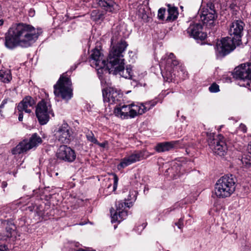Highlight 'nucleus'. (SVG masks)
<instances>
[{
  "mask_svg": "<svg viewBox=\"0 0 251 251\" xmlns=\"http://www.w3.org/2000/svg\"><path fill=\"white\" fill-rule=\"evenodd\" d=\"M127 44L122 41L116 46H113L109 52L107 62L103 59V55L100 50L95 49L89 58L92 67L98 70V74H102L103 71H108L114 75H119L125 78L132 79V71L130 66L125 69V59L123 53L125 50Z\"/></svg>",
  "mask_w": 251,
  "mask_h": 251,
  "instance_id": "f257e3e1",
  "label": "nucleus"
},
{
  "mask_svg": "<svg viewBox=\"0 0 251 251\" xmlns=\"http://www.w3.org/2000/svg\"><path fill=\"white\" fill-rule=\"evenodd\" d=\"M42 33L40 28L25 23L13 24L5 34V46L9 49L17 46L27 48L33 45Z\"/></svg>",
  "mask_w": 251,
  "mask_h": 251,
  "instance_id": "f03ea898",
  "label": "nucleus"
},
{
  "mask_svg": "<svg viewBox=\"0 0 251 251\" xmlns=\"http://www.w3.org/2000/svg\"><path fill=\"white\" fill-rule=\"evenodd\" d=\"M245 25L240 20H234L229 26L230 37L223 38L217 43L216 50L220 56H225L233 50L241 43V37Z\"/></svg>",
  "mask_w": 251,
  "mask_h": 251,
  "instance_id": "7ed1b4c3",
  "label": "nucleus"
},
{
  "mask_svg": "<svg viewBox=\"0 0 251 251\" xmlns=\"http://www.w3.org/2000/svg\"><path fill=\"white\" fill-rule=\"evenodd\" d=\"M161 65H164L166 73H162V76L166 81H171L173 79V75H177L185 79L187 74H185L184 67L180 64L176 59L173 53L166 54L162 59Z\"/></svg>",
  "mask_w": 251,
  "mask_h": 251,
  "instance_id": "20e7f679",
  "label": "nucleus"
},
{
  "mask_svg": "<svg viewBox=\"0 0 251 251\" xmlns=\"http://www.w3.org/2000/svg\"><path fill=\"white\" fill-rule=\"evenodd\" d=\"M235 177L232 175H225L220 177L215 186V193L218 198L230 197L235 189Z\"/></svg>",
  "mask_w": 251,
  "mask_h": 251,
  "instance_id": "39448f33",
  "label": "nucleus"
},
{
  "mask_svg": "<svg viewBox=\"0 0 251 251\" xmlns=\"http://www.w3.org/2000/svg\"><path fill=\"white\" fill-rule=\"evenodd\" d=\"M54 94L56 97L68 100L73 96V89L70 78L66 73L63 74L56 83L53 86Z\"/></svg>",
  "mask_w": 251,
  "mask_h": 251,
  "instance_id": "423d86ee",
  "label": "nucleus"
},
{
  "mask_svg": "<svg viewBox=\"0 0 251 251\" xmlns=\"http://www.w3.org/2000/svg\"><path fill=\"white\" fill-rule=\"evenodd\" d=\"M234 77L238 84L242 87H249L251 84V60L246 64H241L234 69Z\"/></svg>",
  "mask_w": 251,
  "mask_h": 251,
  "instance_id": "0eeeda50",
  "label": "nucleus"
},
{
  "mask_svg": "<svg viewBox=\"0 0 251 251\" xmlns=\"http://www.w3.org/2000/svg\"><path fill=\"white\" fill-rule=\"evenodd\" d=\"M35 113L41 125L47 124L49 120L50 115L53 116L50 100L43 99L40 101L36 106Z\"/></svg>",
  "mask_w": 251,
  "mask_h": 251,
  "instance_id": "6e6552de",
  "label": "nucleus"
},
{
  "mask_svg": "<svg viewBox=\"0 0 251 251\" xmlns=\"http://www.w3.org/2000/svg\"><path fill=\"white\" fill-rule=\"evenodd\" d=\"M42 142L41 138L37 134L34 133L29 140H24L16 146L11 151L13 154H20L26 152L27 151L38 146Z\"/></svg>",
  "mask_w": 251,
  "mask_h": 251,
  "instance_id": "1a4fd4ad",
  "label": "nucleus"
},
{
  "mask_svg": "<svg viewBox=\"0 0 251 251\" xmlns=\"http://www.w3.org/2000/svg\"><path fill=\"white\" fill-rule=\"evenodd\" d=\"M207 142L210 149L214 153L219 156H224L227 151V147L225 138L219 135L217 138H213V133H207Z\"/></svg>",
  "mask_w": 251,
  "mask_h": 251,
  "instance_id": "9d476101",
  "label": "nucleus"
},
{
  "mask_svg": "<svg viewBox=\"0 0 251 251\" xmlns=\"http://www.w3.org/2000/svg\"><path fill=\"white\" fill-rule=\"evenodd\" d=\"M214 8V5L209 2L206 4V7L202 8L201 12L198 13L203 24L209 28L214 25V21L217 17Z\"/></svg>",
  "mask_w": 251,
  "mask_h": 251,
  "instance_id": "9b49d317",
  "label": "nucleus"
},
{
  "mask_svg": "<svg viewBox=\"0 0 251 251\" xmlns=\"http://www.w3.org/2000/svg\"><path fill=\"white\" fill-rule=\"evenodd\" d=\"M133 197L132 198H131L130 194H129V197L128 198V200L132 201L135 200V195L132 194ZM132 201L129 202H123L119 201L116 202V210L114 214H111L112 222H121L124 219H125L127 216V212L125 210L126 207L129 208L132 205Z\"/></svg>",
  "mask_w": 251,
  "mask_h": 251,
  "instance_id": "f8f14e48",
  "label": "nucleus"
},
{
  "mask_svg": "<svg viewBox=\"0 0 251 251\" xmlns=\"http://www.w3.org/2000/svg\"><path fill=\"white\" fill-rule=\"evenodd\" d=\"M145 151H135L131 154L126 155L122 159L120 164L118 165V169H123L133 163L139 161L144 158Z\"/></svg>",
  "mask_w": 251,
  "mask_h": 251,
  "instance_id": "ddd939ff",
  "label": "nucleus"
},
{
  "mask_svg": "<svg viewBox=\"0 0 251 251\" xmlns=\"http://www.w3.org/2000/svg\"><path fill=\"white\" fill-rule=\"evenodd\" d=\"M55 135L61 143L68 144L72 138V131L68 124L64 123L59 127Z\"/></svg>",
  "mask_w": 251,
  "mask_h": 251,
  "instance_id": "4468645a",
  "label": "nucleus"
},
{
  "mask_svg": "<svg viewBox=\"0 0 251 251\" xmlns=\"http://www.w3.org/2000/svg\"><path fill=\"white\" fill-rule=\"evenodd\" d=\"M57 157L68 162H73L76 158L74 150L66 145L60 146L56 153Z\"/></svg>",
  "mask_w": 251,
  "mask_h": 251,
  "instance_id": "2eb2a0df",
  "label": "nucleus"
},
{
  "mask_svg": "<svg viewBox=\"0 0 251 251\" xmlns=\"http://www.w3.org/2000/svg\"><path fill=\"white\" fill-rule=\"evenodd\" d=\"M102 96L104 102H109L110 104L115 103L120 98L119 91L116 89L109 87L102 90Z\"/></svg>",
  "mask_w": 251,
  "mask_h": 251,
  "instance_id": "dca6fc26",
  "label": "nucleus"
},
{
  "mask_svg": "<svg viewBox=\"0 0 251 251\" xmlns=\"http://www.w3.org/2000/svg\"><path fill=\"white\" fill-rule=\"evenodd\" d=\"M97 2L100 7L108 13H117L120 9L119 4L113 0H97Z\"/></svg>",
  "mask_w": 251,
  "mask_h": 251,
  "instance_id": "f3484780",
  "label": "nucleus"
},
{
  "mask_svg": "<svg viewBox=\"0 0 251 251\" xmlns=\"http://www.w3.org/2000/svg\"><path fill=\"white\" fill-rule=\"evenodd\" d=\"M35 104V100L31 97L27 96L19 103L17 108L19 112L24 111L27 113H30Z\"/></svg>",
  "mask_w": 251,
  "mask_h": 251,
  "instance_id": "a211bd4d",
  "label": "nucleus"
},
{
  "mask_svg": "<svg viewBox=\"0 0 251 251\" xmlns=\"http://www.w3.org/2000/svg\"><path fill=\"white\" fill-rule=\"evenodd\" d=\"M202 26L200 23L194 24L191 25V35L197 40L202 41L204 40L207 37L205 32L202 31Z\"/></svg>",
  "mask_w": 251,
  "mask_h": 251,
  "instance_id": "6ab92c4d",
  "label": "nucleus"
},
{
  "mask_svg": "<svg viewBox=\"0 0 251 251\" xmlns=\"http://www.w3.org/2000/svg\"><path fill=\"white\" fill-rule=\"evenodd\" d=\"M1 239L3 240L11 238L12 240H15L17 235L15 225L11 222H7L5 230L1 233Z\"/></svg>",
  "mask_w": 251,
  "mask_h": 251,
  "instance_id": "aec40b11",
  "label": "nucleus"
},
{
  "mask_svg": "<svg viewBox=\"0 0 251 251\" xmlns=\"http://www.w3.org/2000/svg\"><path fill=\"white\" fill-rule=\"evenodd\" d=\"M131 112L129 104L119 105L115 107L114 110L115 115L122 119L131 118Z\"/></svg>",
  "mask_w": 251,
  "mask_h": 251,
  "instance_id": "412c9836",
  "label": "nucleus"
},
{
  "mask_svg": "<svg viewBox=\"0 0 251 251\" xmlns=\"http://www.w3.org/2000/svg\"><path fill=\"white\" fill-rule=\"evenodd\" d=\"M178 143V142L177 141L158 143L154 147V150L157 152L168 151L175 149Z\"/></svg>",
  "mask_w": 251,
  "mask_h": 251,
  "instance_id": "4be33fe9",
  "label": "nucleus"
},
{
  "mask_svg": "<svg viewBox=\"0 0 251 251\" xmlns=\"http://www.w3.org/2000/svg\"><path fill=\"white\" fill-rule=\"evenodd\" d=\"M169 8L168 9V15L166 19V21L171 22L175 20L177 18L178 11L177 8L175 7H171L168 5Z\"/></svg>",
  "mask_w": 251,
  "mask_h": 251,
  "instance_id": "5701e85b",
  "label": "nucleus"
},
{
  "mask_svg": "<svg viewBox=\"0 0 251 251\" xmlns=\"http://www.w3.org/2000/svg\"><path fill=\"white\" fill-rule=\"evenodd\" d=\"M131 109V118H133L138 115H141L144 113L141 104L139 105H135L134 104H129Z\"/></svg>",
  "mask_w": 251,
  "mask_h": 251,
  "instance_id": "b1692460",
  "label": "nucleus"
},
{
  "mask_svg": "<svg viewBox=\"0 0 251 251\" xmlns=\"http://www.w3.org/2000/svg\"><path fill=\"white\" fill-rule=\"evenodd\" d=\"M91 18L95 22L102 21L105 18V14L102 11L94 10L91 13Z\"/></svg>",
  "mask_w": 251,
  "mask_h": 251,
  "instance_id": "393cba45",
  "label": "nucleus"
},
{
  "mask_svg": "<svg viewBox=\"0 0 251 251\" xmlns=\"http://www.w3.org/2000/svg\"><path fill=\"white\" fill-rule=\"evenodd\" d=\"M12 79L11 71L7 70L0 71V80L3 83H8Z\"/></svg>",
  "mask_w": 251,
  "mask_h": 251,
  "instance_id": "a878e982",
  "label": "nucleus"
},
{
  "mask_svg": "<svg viewBox=\"0 0 251 251\" xmlns=\"http://www.w3.org/2000/svg\"><path fill=\"white\" fill-rule=\"evenodd\" d=\"M156 104V101L154 100L146 102L144 103H141L144 113L155 105Z\"/></svg>",
  "mask_w": 251,
  "mask_h": 251,
  "instance_id": "bb28decb",
  "label": "nucleus"
},
{
  "mask_svg": "<svg viewBox=\"0 0 251 251\" xmlns=\"http://www.w3.org/2000/svg\"><path fill=\"white\" fill-rule=\"evenodd\" d=\"M87 139L89 142L96 144H99L97 139L95 138L94 134L92 131H88L86 134Z\"/></svg>",
  "mask_w": 251,
  "mask_h": 251,
  "instance_id": "cd10ccee",
  "label": "nucleus"
},
{
  "mask_svg": "<svg viewBox=\"0 0 251 251\" xmlns=\"http://www.w3.org/2000/svg\"><path fill=\"white\" fill-rule=\"evenodd\" d=\"M241 161L245 166L251 167V155L250 154L243 157Z\"/></svg>",
  "mask_w": 251,
  "mask_h": 251,
  "instance_id": "c85d7f7f",
  "label": "nucleus"
},
{
  "mask_svg": "<svg viewBox=\"0 0 251 251\" xmlns=\"http://www.w3.org/2000/svg\"><path fill=\"white\" fill-rule=\"evenodd\" d=\"M209 90L211 93H216L220 91L219 86L215 83H213L209 87Z\"/></svg>",
  "mask_w": 251,
  "mask_h": 251,
  "instance_id": "c756f323",
  "label": "nucleus"
},
{
  "mask_svg": "<svg viewBox=\"0 0 251 251\" xmlns=\"http://www.w3.org/2000/svg\"><path fill=\"white\" fill-rule=\"evenodd\" d=\"M165 12V8H161L158 10L157 16L159 20H163L164 19V14Z\"/></svg>",
  "mask_w": 251,
  "mask_h": 251,
  "instance_id": "7c9ffc66",
  "label": "nucleus"
},
{
  "mask_svg": "<svg viewBox=\"0 0 251 251\" xmlns=\"http://www.w3.org/2000/svg\"><path fill=\"white\" fill-rule=\"evenodd\" d=\"M113 180H114L113 190L115 191L117 189L118 180H119L118 177L115 174L113 175Z\"/></svg>",
  "mask_w": 251,
  "mask_h": 251,
  "instance_id": "2f4dec72",
  "label": "nucleus"
},
{
  "mask_svg": "<svg viewBox=\"0 0 251 251\" xmlns=\"http://www.w3.org/2000/svg\"><path fill=\"white\" fill-rule=\"evenodd\" d=\"M238 0H232L231 3H229V7L231 9H234L237 7L238 4Z\"/></svg>",
  "mask_w": 251,
  "mask_h": 251,
  "instance_id": "473e14b6",
  "label": "nucleus"
},
{
  "mask_svg": "<svg viewBox=\"0 0 251 251\" xmlns=\"http://www.w3.org/2000/svg\"><path fill=\"white\" fill-rule=\"evenodd\" d=\"M178 204H175V205H174L172 207L165 210V213L166 214H169L171 211L175 210L176 208L178 207Z\"/></svg>",
  "mask_w": 251,
  "mask_h": 251,
  "instance_id": "72a5a7b5",
  "label": "nucleus"
},
{
  "mask_svg": "<svg viewBox=\"0 0 251 251\" xmlns=\"http://www.w3.org/2000/svg\"><path fill=\"white\" fill-rule=\"evenodd\" d=\"M239 129L240 130H241V131L243 132L244 133L246 132L247 130L246 126L243 124H240V125L239 127Z\"/></svg>",
  "mask_w": 251,
  "mask_h": 251,
  "instance_id": "f704fd0d",
  "label": "nucleus"
},
{
  "mask_svg": "<svg viewBox=\"0 0 251 251\" xmlns=\"http://www.w3.org/2000/svg\"><path fill=\"white\" fill-rule=\"evenodd\" d=\"M175 225L177 226L178 228L181 229L183 226L181 219H179V220L178 222L176 223Z\"/></svg>",
  "mask_w": 251,
  "mask_h": 251,
  "instance_id": "c9c22d12",
  "label": "nucleus"
},
{
  "mask_svg": "<svg viewBox=\"0 0 251 251\" xmlns=\"http://www.w3.org/2000/svg\"><path fill=\"white\" fill-rule=\"evenodd\" d=\"M117 39H118V37L116 35L115 36H113V37L111 39V44L112 45L114 44L116 42Z\"/></svg>",
  "mask_w": 251,
  "mask_h": 251,
  "instance_id": "e433bc0d",
  "label": "nucleus"
},
{
  "mask_svg": "<svg viewBox=\"0 0 251 251\" xmlns=\"http://www.w3.org/2000/svg\"><path fill=\"white\" fill-rule=\"evenodd\" d=\"M0 251H8V248L5 245H0Z\"/></svg>",
  "mask_w": 251,
  "mask_h": 251,
  "instance_id": "4c0bfd02",
  "label": "nucleus"
},
{
  "mask_svg": "<svg viewBox=\"0 0 251 251\" xmlns=\"http://www.w3.org/2000/svg\"><path fill=\"white\" fill-rule=\"evenodd\" d=\"M247 150H248L249 154H250L251 155V141L250 142V143L248 145Z\"/></svg>",
  "mask_w": 251,
  "mask_h": 251,
  "instance_id": "58836bf2",
  "label": "nucleus"
},
{
  "mask_svg": "<svg viewBox=\"0 0 251 251\" xmlns=\"http://www.w3.org/2000/svg\"><path fill=\"white\" fill-rule=\"evenodd\" d=\"M23 112H20V113L19 114L18 119L20 121H22L23 119Z\"/></svg>",
  "mask_w": 251,
  "mask_h": 251,
  "instance_id": "ea45409f",
  "label": "nucleus"
},
{
  "mask_svg": "<svg viewBox=\"0 0 251 251\" xmlns=\"http://www.w3.org/2000/svg\"><path fill=\"white\" fill-rule=\"evenodd\" d=\"M7 186V183L6 181H3L1 183V187L2 188H4L6 187Z\"/></svg>",
  "mask_w": 251,
  "mask_h": 251,
  "instance_id": "a19ab883",
  "label": "nucleus"
},
{
  "mask_svg": "<svg viewBox=\"0 0 251 251\" xmlns=\"http://www.w3.org/2000/svg\"><path fill=\"white\" fill-rule=\"evenodd\" d=\"M6 102L5 101V100H3L2 102V103L0 104V109H1V108H2L3 107H4V105L5 104V103H6Z\"/></svg>",
  "mask_w": 251,
  "mask_h": 251,
  "instance_id": "79ce46f5",
  "label": "nucleus"
},
{
  "mask_svg": "<svg viewBox=\"0 0 251 251\" xmlns=\"http://www.w3.org/2000/svg\"><path fill=\"white\" fill-rule=\"evenodd\" d=\"M100 147H104L105 146V144L104 143H101V144H100L99 143V144Z\"/></svg>",
  "mask_w": 251,
  "mask_h": 251,
  "instance_id": "37998d69",
  "label": "nucleus"
},
{
  "mask_svg": "<svg viewBox=\"0 0 251 251\" xmlns=\"http://www.w3.org/2000/svg\"><path fill=\"white\" fill-rule=\"evenodd\" d=\"M173 167H172V168H169V169H168V172H171V171L173 169Z\"/></svg>",
  "mask_w": 251,
  "mask_h": 251,
  "instance_id": "c03bdc74",
  "label": "nucleus"
},
{
  "mask_svg": "<svg viewBox=\"0 0 251 251\" xmlns=\"http://www.w3.org/2000/svg\"><path fill=\"white\" fill-rule=\"evenodd\" d=\"M181 118H183V119H184V120H185V119H186V117H184L183 116H181Z\"/></svg>",
  "mask_w": 251,
  "mask_h": 251,
  "instance_id": "a18cd8bd",
  "label": "nucleus"
},
{
  "mask_svg": "<svg viewBox=\"0 0 251 251\" xmlns=\"http://www.w3.org/2000/svg\"><path fill=\"white\" fill-rule=\"evenodd\" d=\"M146 225L144 226L143 228H144L146 227Z\"/></svg>",
  "mask_w": 251,
  "mask_h": 251,
  "instance_id": "49530a36",
  "label": "nucleus"
}]
</instances>
